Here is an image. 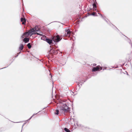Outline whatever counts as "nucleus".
<instances>
[{
  "label": "nucleus",
  "instance_id": "1",
  "mask_svg": "<svg viewBox=\"0 0 132 132\" xmlns=\"http://www.w3.org/2000/svg\"><path fill=\"white\" fill-rule=\"evenodd\" d=\"M60 106V111L62 113H65L70 111V108L67 106L66 103L61 104Z\"/></svg>",
  "mask_w": 132,
  "mask_h": 132
},
{
  "label": "nucleus",
  "instance_id": "2",
  "mask_svg": "<svg viewBox=\"0 0 132 132\" xmlns=\"http://www.w3.org/2000/svg\"><path fill=\"white\" fill-rule=\"evenodd\" d=\"M52 38L53 39V41L55 42H58L62 39V36L59 35L57 34L54 36L52 37Z\"/></svg>",
  "mask_w": 132,
  "mask_h": 132
},
{
  "label": "nucleus",
  "instance_id": "3",
  "mask_svg": "<svg viewBox=\"0 0 132 132\" xmlns=\"http://www.w3.org/2000/svg\"><path fill=\"white\" fill-rule=\"evenodd\" d=\"M102 67H101L100 66L98 65L96 66L95 67H94L92 70V72L95 71H98L102 70Z\"/></svg>",
  "mask_w": 132,
  "mask_h": 132
},
{
  "label": "nucleus",
  "instance_id": "4",
  "mask_svg": "<svg viewBox=\"0 0 132 132\" xmlns=\"http://www.w3.org/2000/svg\"><path fill=\"white\" fill-rule=\"evenodd\" d=\"M46 41L50 45H52L54 44V43L53 42V39H52L48 38H46Z\"/></svg>",
  "mask_w": 132,
  "mask_h": 132
},
{
  "label": "nucleus",
  "instance_id": "5",
  "mask_svg": "<svg viewBox=\"0 0 132 132\" xmlns=\"http://www.w3.org/2000/svg\"><path fill=\"white\" fill-rule=\"evenodd\" d=\"M97 4L96 0L93 1V3L92 4V5L93 8L94 9V10L96 12H98V10L97 9V5L96 4Z\"/></svg>",
  "mask_w": 132,
  "mask_h": 132
},
{
  "label": "nucleus",
  "instance_id": "6",
  "mask_svg": "<svg viewBox=\"0 0 132 132\" xmlns=\"http://www.w3.org/2000/svg\"><path fill=\"white\" fill-rule=\"evenodd\" d=\"M50 54H53L54 55L57 54L58 53L57 51L55 50L51 49L49 51Z\"/></svg>",
  "mask_w": 132,
  "mask_h": 132
},
{
  "label": "nucleus",
  "instance_id": "7",
  "mask_svg": "<svg viewBox=\"0 0 132 132\" xmlns=\"http://www.w3.org/2000/svg\"><path fill=\"white\" fill-rule=\"evenodd\" d=\"M65 31L67 32V34H65V36H69L71 34V31L69 29H65Z\"/></svg>",
  "mask_w": 132,
  "mask_h": 132
},
{
  "label": "nucleus",
  "instance_id": "8",
  "mask_svg": "<svg viewBox=\"0 0 132 132\" xmlns=\"http://www.w3.org/2000/svg\"><path fill=\"white\" fill-rule=\"evenodd\" d=\"M29 38L25 37L23 39V41L25 43H27L29 42Z\"/></svg>",
  "mask_w": 132,
  "mask_h": 132
},
{
  "label": "nucleus",
  "instance_id": "9",
  "mask_svg": "<svg viewBox=\"0 0 132 132\" xmlns=\"http://www.w3.org/2000/svg\"><path fill=\"white\" fill-rule=\"evenodd\" d=\"M32 29H34V30L35 31L38 32L39 31V32L40 33H42L40 31H39V29L37 27H35V28H32Z\"/></svg>",
  "mask_w": 132,
  "mask_h": 132
},
{
  "label": "nucleus",
  "instance_id": "10",
  "mask_svg": "<svg viewBox=\"0 0 132 132\" xmlns=\"http://www.w3.org/2000/svg\"><path fill=\"white\" fill-rule=\"evenodd\" d=\"M23 48L24 47L23 45L22 44H20V46L19 47V51H21L23 49Z\"/></svg>",
  "mask_w": 132,
  "mask_h": 132
},
{
  "label": "nucleus",
  "instance_id": "11",
  "mask_svg": "<svg viewBox=\"0 0 132 132\" xmlns=\"http://www.w3.org/2000/svg\"><path fill=\"white\" fill-rule=\"evenodd\" d=\"M89 15H93L94 16H97L98 15L97 14L96 12H95L92 14H90L88 13Z\"/></svg>",
  "mask_w": 132,
  "mask_h": 132
},
{
  "label": "nucleus",
  "instance_id": "12",
  "mask_svg": "<svg viewBox=\"0 0 132 132\" xmlns=\"http://www.w3.org/2000/svg\"><path fill=\"white\" fill-rule=\"evenodd\" d=\"M29 31V36H31L32 35H33V32H34V31H32V29L31 30H30Z\"/></svg>",
  "mask_w": 132,
  "mask_h": 132
},
{
  "label": "nucleus",
  "instance_id": "13",
  "mask_svg": "<svg viewBox=\"0 0 132 132\" xmlns=\"http://www.w3.org/2000/svg\"><path fill=\"white\" fill-rule=\"evenodd\" d=\"M42 37H41V39L42 40H43L44 41H46V38H47V37L46 36H45V35H43V36H42Z\"/></svg>",
  "mask_w": 132,
  "mask_h": 132
},
{
  "label": "nucleus",
  "instance_id": "14",
  "mask_svg": "<svg viewBox=\"0 0 132 132\" xmlns=\"http://www.w3.org/2000/svg\"><path fill=\"white\" fill-rule=\"evenodd\" d=\"M24 36L26 37H28L29 36V31L26 32H24L23 33Z\"/></svg>",
  "mask_w": 132,
  "mask_h": 132
},
{
  "label": "nucleus",
  "instance_id": "15",
  "mask_svg": "<svg viewBox=\"0 0 132 132\" xmlns=\"http://www.w3.org/2000/svg\"><path fill=\"white\" fill-rule=\"evenodd\" d=\"M64 130L65 131V132H71L67 128H64ZM63 132H64L63 131Z\"/></svg>",
  "mask_w": 132,
  "mask_h": 132
},
{
  "label": "nucleus",
  "instance_id": "16",
  "mask_svg": "<svg viewBox=\"0 0 132 132\" xmlns=\"http://www.w3.org/2000/svg\"><path fill=\"white\" fill-rule=\"evenodd\" d=\"M27 46L28 47L29 49H30L32 47V46L31 45V43H28V44H27Z\"/></svg>",
  "mask_w": 132,
  "mask_h": 132
},
{
  "label": "nucleus",
  "instance_id": "17",
  "mask_svg": "<svg viewBox=\"0 0 132 132\" xmlns=\"http://www.w3.org/2000/svg\"><path fill=\"white\" fill-rule=\"evenodd\" d=\"M80 127H81L82 128V129H87V128H88V127H84V126H83V125H80ZM86 130H87V129H86Z\"/></svg>",
  "mask_w": 132,
  "mask_h": 132
},
{
  "label": "nucleus",
  "instance_id": "18",
  "mask_svg": "<svg viewBox=\"0 0 132 132\" xmlns=\"http://www.w3.org/2000/svg\"><path fill=\"white\" fill-rule=\"evenodd\" d=\"M20 20L22 22H23V21H26V19L25 18L21 17V18Z\"/></svg>",
  "mask_w": 132,
  "mask_h": 132
},
{
  "label": "nucleus",
  "instance_id": "19",
  "mask_svg": "<svg viewBox=\"0 0 132 132\" xmlns=\"http://www.w3.org/2000/svg\"><path fill=\"white\" fill-rule=\"evenodd\" d=\"M65 101H64L61 100L60 99V100H59V102L60 104V105H61V104H63V103H62L63 102H65Z\"/></svg>",
  "mask_w": 132,
  "mask_h": 132
},
{
  "label": "nucleus",
  "instance_id": "20",
  "mask_svg": "<svg viewBox=\"0 0 132 132\" xmlns=\"http://www.w3.org/2000/svg\"><path fill=\"white\" fill-rule=\"evenodd\" d=\"M59 110H56L55 111V114L56 115H58L59 114Z\"/></svg>",
  "mask_w": 132,
  "mask_h": 132
},
{
  "label": "nucleus",
  "instance_id": "21",
  "mask_svg": "<svg viewBox=\"0 0 132 132\" xmlns=\"http://www.w3.org/2000/svg\"><path fill=\"white\" fill-rule=\"evenodd\" d=\"M40 111H39L38 113H37L36 114H35V113H34L33 115L31 117H30L29 119V120H30V119H31L32 118V117H33V116L34 115H36V114H37L38 113H39V112H40Z\"/></svg>",
  "mask_w": 132,
  "mask_h": 132
},
{
  "label": "nucleus",
  "instance_id": "22",
  "mask_svg": "<svg viewBox=\"0 0 132 132\" xmlns=\"http://www.w3.org/2000/svg\"><path fill=\"white\" fill-rule=\"evenodd\" d=\"M34 29H32V30L33 31H34V32H33V35L36 34L37 32H36V31H35L34 30Z\"/></svg>",
  "mask_w": 132,
  "mask_h": 132
},
{
  "label": "nucleus",
  "instance_id": "23",
  "mask_svg": "<svg viewBox=\"0 0 132 132\" xmlns=\"http://www.w3.org/2000/svg\"><path fill=\"white\" fill-rule=\"evenodd\" d=\"M66 62H63V63H61V65H64L66 63Z\"/></svg>",
  "mask_w": 132,
  "mask_h": 132
},
{
  "label": "nucleus",
  "instance_id": "24",
  "mask_svg": "<svg viewBox=\"0 0 132 132\" xmlns=\"http://www.w3.org/2000/svg\"><path fill=\"white\" fill-rule=\"evenodd\" d=\"M36 34L39 35L40 36H43V35L42 34H41L37 32L36 33Z\"/></svg>",
  "mask_w": 132,
  "mask_h": 132
},
{
  "label": "nucleus",
  "instance_id": "25",
  "mask_svg": "<svg viewBox=\"0 0 132 132\" xmlns=\"http://www.w3.org/2000/svg\"><path fill=\"white\" fill-rule=\"evenodd\" d=\"M98 14H99L101 16V17L102 18H103V16L100 13H98Z\"/></svg>",
  "mask_w": 132,
  "mask_h": 132
},
{
  "label": "nucleus",
  "instance_id": "26",
  "mask_svg": "<svg viewBox=\"0 0 132 132\" xmlns=\"http://www.w3.org/2000/svg\"><path fill=\"white\" fill-rule=\"evenodd\" d=\"M24 34L23 33V34L21 36V38H23L24 37Z\"/></svg>",
  "mask_w": 132,
  "mask_h": 132
},
{
  "label": "nucleus",
  "instance_id": "27",
  "mask_svg": "<svg viewBox=\"0 0 132 132\" xmlns=\"http://www.w3.org/2000/svg\"><path fill=\"white\" fill-rule=\"evenodd\" d=\"M8 67V66H7V67ZM6 67H4V68H1V69H0V70L2 69H4V68H6Z\"/></svg>",
  "mask_w": 132,
  "mask_h": 132
},
{
  "label": "nucleus",
  "instance_id": "28",
  "mask_svg": "<svg viewBox=\"0 0 132 132\" xmlns=\"http://www.w3.org/2000/svg\"><path fill=\"white\" fill-rule=\"evenodd\" d=\"M104 20L105 21L108 23H109L108 22V21H107V20H106V19H104Z\"/></svg>",
  "mask_w": 132,
  "mask_h": 132
},
{
  "label": "nucleus",
  "instance_id": "29",
  "mask_svg": "<svg viewBox=\"0 0 132 132\" xmlns=\"http://www.w3.org/2000/svg\"><path fill=\"white\" fill-rule=\"evenodd\" d=\"M96 65V64L95 63H94L93 64V66H95Z\"/></svg>",
  "mask_w": 132,
  "mask_h": 132
},
{
  "label": "nucleus",
  "instance_id": "30",
  "mask_svg": "<svg viewBox=\"0 0 132 132\" xmlns=\"http://www.w3.org/2000/svg\"><path fill=\"white\" fill-rule=\"evenodd\" d=\"M105 18L106 17L105 16H103V18H102L104 20V19H105Z\"/></svg>",
  "mask_w": 132,
  "mask_h": 132
},
{
  "label": "nucleus",
  "instance_id": "31",
  "mask_svg": "<svg viewBox=\"0 0 132 132\" xmlns=\"http://www.w3.org/2000/svg\"><path fill=\"white\" fill-rule=\"evenodd\" d=\"M26 124V123H24L23 124V125L22 127V128L23 127V126H24V125Z\"/></svg>",
  "mask_w": 132,
  "mask_h": 132
},
{
  "label": "nucleus",
  "instance_id": "32",
  "mask_svg": "<svg viewBox=\"0 0 132 132\" xmlns=\"http://www.w3.org/2000/svg\"><path fill=\"white\" fill-rule=\"evenodd\" d=\"M26 21H23V22L22 23V24H24V22H26Z\"/></svg>",
  "mask_w": 132,
  "mask_h": 132
},
{
  "label": "nucleus",
  "instance_id": "33",
  "mask_svg": "<svg viewBox=\"0 0 132 132\" xmlns=\"http://www.w3.org/2000/svg\"><path fill=\"white\" fill-rule=\"evenodd\" d=\"M21 53V52H19L18 53V55L20 54V53Z\"/></svg>",
  "mask_w": 132,
  "mask_h": 132
},
{
  "label": "nucleus",
  "instance_id": "34",
  "mask_svg": "<svg viewBox=\"0 0 132 132\" xmlns=\"http://www.w3.org/2000/svg\"><path fill=\"white\" fill-rule=\"evenodd\" d=\"M18 54L17 55H16L15 57H17L18 56Z\"/></svg>",
  "mask_w": 132,
  "mask_h": 132
},
{
  "label": "nucleus",
  "instance_id": "35",
  "mask_svg": "<svg viewBox=\"0 0 132 132\" xmlns=\"http://www.w3.org/2000/svg\"><path fill=\"white\" fill-rule=\"evenodd\" d=\"M126 72L127 73V75H128V73L127 72V71H126Z\"/></svg>",
  "mask_w": 132,
  "mask_h": 132
},
{
  "label": "nucleus",
  "instance_id": "36",
  "mask_svg": "<svg viewBox=\"0 0 132 132\" xmlns=\"http://www.w3.org/2000/svg\"><path fill=\"white\" fill-rule=\"evenodd\" d=\"M30 120H29V119L28 120H26V121H29Z\"/></svg>",
  "mask_w": 132,
  "mask_h": 132
},
{
  "label": "nucleus",
  "instance_id": "37",
  "mask_svg": "<svg viewBox=\"0 0 132 132\" xmlns=\"http://www.w3.org/2000/svg\"><path fill=\"white\" fill-rule=\"evenodd\" d=\"M12 62H13V61H12V62H11V63H10V64H9V65H10L11 64V63H12Z\"/></svg>",
  "mask_w": 132,
  "mask_h": 132
},
{
  "label": "nucleus",
  "instance_id": "38",
  "mask_svg": "<svg viewBox=\"0 0 132 132\" xmlns=\"http://www.w3.org/2000/svg\"><path fill=\"white\" fill-rule=\"evenodd\" d=\"M46 108V107H45V108H43V109L42 110H44V109H45V108Z\"/></svg>",
  "mask_w": 132,
  "mask_h": 132
},
{
  "label": "nucleus",
  "instance_id": "39",
  "mask_svg": "<svg viewBox=\"0 0 132 132\" xmlns=\"http://www.w3.org/2000/svg\"><path fill=\"white\" fill-rule=\"evenodd\" d=\"M125 36L126 37V38H128V39H129L127 37H126V36Z\"/></svg>",
  "mask_w": 132,
  "mask_h": 132
},
{
  "label": "nucleus",
  "instance_id": "40",
  "mask_svg": "<svg viewBox=\"0 0 132 132\" xmlns=\"http://www.w3.org/2000/svg\"><path fill=\"white\" fill-rule=\"evenodd\" d=\"M116 28L119 31V30L118 29V28Z\"/></svg>",
  "mask_w": 132,
  "mask_h": 132
},
{
  "label": "nucleus",
  "instance_id": "41",
  "mask_svg": "<svg viewBox=\"0 0 132 132\" xmlns=\"http://www.w3.org/2000/svg\"><path fill=\"white\" fill-rule=\"evenodd\" d=\"M110 23V24H112V25H113L112 23Z\"/></svg>",
  "mask_w": 132,
  "mask_h": 132
},
{
  "label": "nucleus",
  "instance_id": "42",
  "mask_svg": "<svg viewBox=\"0 0 132 132\" xmlns=\"http://www.w3.org/2000/svg\"><path fill=\"white\" fill-rule=\"evenodd\" d=\"M19 122H16L15 123H19Z\"/></svg>",
  "mask_w": 132,
  "mask_h": 132
},
{
  "label": "nucleus",
  "instance_id": "43",
  "mask_svg": "<svg viewBox=\"0 0 132 132\" xmlns=\"http://www.w3.org/2000/svg\"><path fill=\"white\" fill-rule=\"evenodd\" d=\"M104 69H103V70H104Z\"/></svg>",
  "mask_w": 132,
  "mask_h": 132
},
{
  "label": "nucleus",
  "instance_id": "44",
  "mask_svg": "<svg viewBox=\"0 0 132 132\" xmlns=\"http://www.w3.org/2000/svg\"><path fill=\"white\" fill-rule=\"evenodd\" d=\"M129 43L130 44H131L130 42H129Z\"/></svg>",
  "mask_w": 132,
  "mask_h": 132
},
{
  "label": "nucleus",
  "instance_id": "45",
  "mask_svg": "<svg viewBox=\"0 0 132 132\" xmlns=\"http://www.w3.org/2000/svg\"><path fill=\"white\" fill-rule=\"evenodd\" d=\"M51 78H52V76L51 75Z\"/></svg>",
  "mask_w": 132,
  "mask_h": 132
},
{
  "label": "nucleus",
  "instance_id": "46",
  "mask_svg": "<svg viewBox=\"0 0 132 132\" xmlns=\"http://www.w3.org/2000/svg\"><path fill=\"white\" fill-rule=\"evenodd\" d=\"M131 46L132 47V44H131Z\"/></svg>",
  "mask_w": 132,
  "mask_h": 132
},
{
  "label": "nucleus",
  "instance_id": "47",
  "mask_svg": "<svg viewBox=\"0 0 132 132\" xmlns=\"http://www.w3.org/2000/svg\"><path fill=\"white\" fill-rule=\"evenodd\" d=\"M72 93H74L73 92H72Z\"/></svg>",
  "mask_w": 132,
  "mask_h": 132
},
{
  "label": "nucleus",
  "instance_id": "48",
  "mask_svg": "<svg viewBox=\"0 0 132 132\" xmlns=\"http://www.w3.org/2000/svg\"><path fill=\"white\" fill-rule=\"evenodd\" d=\"M22 131V130H21V132Z\"/></svg>",
  "mask_w": 132,
  "mask_h": 132
}]
</instances>
